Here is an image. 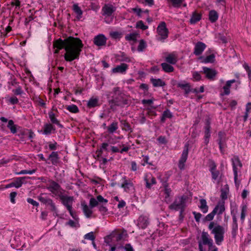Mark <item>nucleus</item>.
I'll return each instance as SVG.
<instances>
[{
	"instance_id": "obj_1",
	"label": "nucleus",
	"mask_w": 251,
	"mask_h": 251,
	"mask_svg": "<svg viewBox=\"0 0 251 251\" xmlns=\"http://www.w3.org/2000/svg\"><path fill=\"white\" fill-rule=\"evenodd\" d=\"M53 46L56 48L54 51L55 54L58 53L60 50L65 49L66 52L64 54V58L70 62L78 58L83 45L79 38L70 36L64 40L58 39L54 41Z\"/></svg>"
},
{
	"instance_id": "obj_2",
	"label": "nucleus",
	"mask_w": 251,
	"mask_h": 251,
	"mask_svg": "<svg viewBox=\"0 0 251 251\" xmlns=\"http://www.w3.org/2000/svg\"><path fill=\"white\" fill-rule=\"evenodd\" d=\"M113 96L109 101L110 109H116L117 106L123 107L125 105L129 104L128 97L123 93L118 87H114L112 90Z\"/></svg>"
},
{
	"instance_id": "obj_3",
	"label": "nucleus",
	"mask_w": 251,
	"mask_h": 251,
	"mask_svg": "<svg viewBox=\"0 0 251 251\" xmlns=\"http://www.w3.org/2000/svg\"><path fill=\"white\" fill-rule=\"evenodd\" d=\"M187 199V197L185 196L176 198L174 202L169 205V208L176 211L185 210Z\"/></svg>"
},
{
	"instance_id": "obj_4",
	"label": "nucleus",
	"mask_w": 251,
	"mask_h": 251,
	"mask_svg": "<svg viewBox=\"0 0 251 251\" xmlns=\"http://www.w3.org/2000/svg\"><path fill=\"white\" fill-rule=\"evenodd\" d=\"M211 233L214 235L216 243L220 245L224 240V228L221 226L216 225L211 231Z\"/></svg>"
},
{
	"instance_id": "obj_5",
	"label": "nucleus",
	"mask_w": 251,
	"mask_h": 251,
	"mask_svg": "<svg viewBox=\"0 0 251 251\" xmlns=\"http://www.w3.org/2000/svg\"><path fill=\"white\" fill-rule=\"evenodd\" d=\"M189 146V145L188 143H186L185 145L181 157L179 160L178 168L180 170H183L184 168L185 163L188 157Z\"/></svg>"
},
{
	"instance_id": "obj_6",
	"label": "nucleus",
	"mask_w": 251,
	"mask_h": 251,
	"mask_svg": "<svg viewBox=\"0 0 251 251\" xmlns=\"http://www.w3.org/2000/svg\"><path fill=\"white\" fill-rule=\"evenodd\" d=\"M157 31L158 34L161 36L159 39V40H164L168 37V30L164 22H162L159 25L157 28Z\"/></svg>"
},
{
	"instance_id": "obj_7",
	"label": "nucleus",
	"mask_w": 251,
	"mask_h": 251,
	"mask_svg": "<svg viewBox=\"0 0 251 251\" xmlns=\"http://www.w3.org/2000/svg\"><path fill=\"white\" fill-rule=\"evenodd\" d=\"M237 212L236 209L235 211L234 209L231 210V215L232 217V231H231V235L232 237L233 238H235L237 235V231L238 230V224H237V220L236 216V214Z\"/></svg>"
},
{
	"instance_id": "obj_8",
	"label": "nucleus",
	"mask_w": 251,
	"mask_h": 251,
	"mask_svg": "<svg viewBox=\"0 0 251 251\" xmlns=\"http://www.w3.org/2000/svg\"><path fill=\"white\" fill-rule=\"evenodd\" d=\"M29 133L28 138L29 139L32 138L34 134L33 132H29L28 130H25L22 128V127L19 126L18 127L17 126V135L20 137V140L22 141H24L25 137Z\"/></svg>"
},
{
	"instance_id": "obj_9",
	"label": "nucleus",
	"mask_w": 251,
	"mask_h": 251,
	"mask_svg": "<svg viewBox=\"0 0 251 251\" xmlns=\"http://www.w3.org/2000/svg\"><path fill=\"white\" fill-rule=\"evenodd\" d=\"M60 199L62 201V204L67 208L68 210L73 209V197L61 195L60 196Z\"/></svg>"
},
{
	"instance_id": "obj_10",
	"label": "nucleus",
	"mask_w": 251,
	"mask_h": 251,
	"mask_svg": "<svg viewBox=\"0 0 251 251\" xmlns=\"http://www.w3.org/2000/svg\"><path fill=\"white\" fill-rule=\"evenodd\" d=\"M49 181L50 183L47 186V189L55 195H58L61 188L60 186L54 181L50 180Z\"/></svg>"
},
{
	"instance_id": "obj_11",
	"label": "nucleus",
	"mask_w": 251,
	"mask_h": 251,
	"mask_svg": "<svg viewBox=\"0 0 251 251\" xmlns=\"http://www.w3.org/2000/svg\"><path fill=\"white\" fill-rule=\"evenodd\" d=\"M205 48L206 45L204 43L198 42L195 46L194 53L196 55H200L202 53Z\"/></svg>"
},
{
	"instance_id": "obj_12",
	"label": "nucleus",
	"mask_w": 251,
	"mask_h": 251,
	"mask_svg": "<svg viewBox=\"0 0 251 251\" xmlns=\"http://www.w3.org/2000/svg\"><path fill=\"white\" fill-rule=\"evenodd\" d=\"M106 38L102 34H100L94 38V43L97 46H105L106 44Z\"/></svg>"
},
{
	"instance_id": "obj_13",
	"label": "nucleus",
	"mask_w": 251,
	"mask_h": 251,
	"mask_svg": "<svg viewBox=\"0 0 251 251\" xmlns=\"http://www.w3.org/2000/svg\"><path fill=\"white\" fill-rule=\"evenodd\" d=\"M149 224V219L147 216H140L138 220L137 226L139 228L145 229Z\"/></svg>"
},
{
	"instance_id": "obj_14",
	"label": "nucleus",
	"mask_w": 251,
	"mask_h": 251,
	"mask_svg": "<svg viewBox=\"0 0 251 251\" xmlns=\"http://www.w3.org/2000/svg\"><path fill=\"white\" fill-rule=\"evenodd\" d=\"M116 10L115 8L112 5L105 4L102 9L103 15L110 16Z\"/></svg>"
},
{
	"instance_id": "obj_15",
	"label": "nucleus",
	"mask_w": 251,
	"mask_h": 251,
	"mask_svg": "<svg viewBox=\"0 0 251 251\" xmlns=\"http://www.w3.org/2000/svg\"><path fill=\"white\" fill-rule=\"evenodd\" d=\"M233 173H235V171L238 173V167L241 168L242 164L240 161L239 157L237 156H234L231 159Z\"/></svg>"
},
{
	"instance_id": "obj_16",
	"label": "nucleus",
	"mask_w": 251,
	"mask_h": 251,
	"mask_svg": "<svg viewBox=\"0 0 251 251\" xmlns=\"http://www.w3.org/2000/svg\"><path fill=\"white\" fill-rule=\"evenodd\" d=\"M203 73L205 74L206 76L209 79H212L217 75V72L212 69L204 67L202 68Z\"/></svg>"
},
{
	"instance_id": "obj_17",
	"label": "nucleus",
	"mask_w": 251,
	"mask_h": 251,
	"mask_svg": "<svg viewBox=\"0 0 251 251\" xmlns=\"http://www.w3.org/2000/svg\"><path fill=\"white\" fill-rule=\"evenodd\" d=\"M123 183L121 185V187L124 188V190L128 192L130 191L131 188L133 187V183L129 180H126V177H123Z\"/></svg>"
},
{
	"instance_id": "obj_18",
	"label": "nucleus",
	"mask_w": 251,
	"mask_h": 251,
	"mask_svg": "<svg viewBox=\"0 0 251 251\" xmlns=\"http://www.w3.org/2000/svg\"><path fill=\"white\" fill-rule=\"evenodd\" d=\"M202 242L204 245H208L210 247L212 246L213 241L212 240L209 238L208 234L204 231L202 232L201 235Z\"/></svg>"
},
{
	"instance_id": "obj_19",
	"label": "nucleus",
	"mask_w": 251,
	"mask_h": 251,
	"mask_svg": "<svg viewBox=\"0 0 251 251\" xmlns=\"http://www.w3.org/2000/svg\"><path fill=\"white\" fill-rule=\"evenodd\" d=\"M128 68V65L125 63H122L120 65L117 66L113 68L112 72L113 73H125Z\"/></svg>"
},
{
	"instance_id": "obj_20",
	"label": "nucleus",
	"mask_w": 251,
	"mask_h": 251,
	"mask_svg": "<svg viewBox=\"0 0 251 251\" xmlns=\"http://www.w3.org/2000/svg\"><path fill=\"white\" fill-rule=\"evenodd\" d=\"M238 82L239 84H240V81H238L235 79H232L230 80H228L226 82V85L223 87V89L224 90V94L226 95H228L230 93L229 88L231 85V84Z\"/></svg>"
},
{
	"instance_id": "obj_21",
	"label": "nucleus",
	"mask_w": 251,
	"mask_h": 251,
	"mask_svg": "<svg viewBox=\"0 0 251 251\" xmlns=\"http://www.w3.org/2000/svg\"><path fill=\"white\" fill-rule=\"evenodd\" d=\"M49 159L50 160L53 165H57L59 162V157L57 152L52 151L49 156Z\"/></svg>"
},
{
	"instance_id": "obj_22",
	"label": "nucleus",
	"mask_w": 251,
	"mask_h": 251,
	"mask_svg": "<svg viewBox=\"0 0 251 251\" xmlns=\"http://www.w3.org/2000/svg\"><path fill=\"white\" fill-rule=\"evenodd\" d=\"M83 211L87 218H90L92 214V210L91 207H89L85 203H81Z\"/></svg>"
},
{
	"instance_id": "obj_23",
	"label": "nucleus",
	"mask_w": 251,
	"mask_h": 251,
	"mask_svg": "<svg viewBox=\"0 0 251 251\" xmlns=\"http://www.w3.org/2000/svg\"><path fill=\"white\" fill-rule=\"evenodd\" d=\"M201 18V14L197 13L196 11H194L192 13L191 18L190 19V22L191 24H195L200 21Z\"/></svg>"
},
{
	"instance_id": "obj_24",
	"label": "nucleus",
	"mask_w": 251,
	"mask_h": 251,
	"mask_svg": "<svg viewBox=\"0 0 251 251\" xmlns=\"http://www.w3.org/2000/svg\"><path fill=\"white\" fill-rule=\"evenodd\" d=\"M215 56L214 54H211L206 57L203 56H201L199 57V59L201 60L202 63H213L215 61Z\"/></svg>"
},
{
	"instance_id": "obj_25",
	"label": "nucleus",
	"mask_w": 251,
	"mask_h": 251,
	"mask_svg": "<svg viewBox=\"0 0 251 251\" xmlns=\"http://www.w3.org/2000/svg\"><path fill=\"white\" fill-rule=\"evenodd\" d=\"M213 210H215L216 214L221 215L225 210V202H219L218 204L215 207Z\"/></svg>"
},
{
	"instance_id": "obj_26",
	"label": "nucleus",
	"mask_w": 251,
	"mask_h": 251,
	"mask_svg": "<svg viewBox=\"0 0 251 251\" xmlns=\"http://www.w3.org/2000/svg\"><path fill=\"white\" fill-rule=\"evenodd\" d=\"M200 205L199 206V208L204 213H206L208 210V206L207 205L206 201L205 199H202L200 200Z\"/></svg>"
},
{
	"instance_id": "obj_27",
	"label": "nucleus",
	"mask_w": 251,
	"mask_h": 251,
	"mask_svg": "<svg viewBox=\"0 0 251 251\" xmlns=\"http://www.w3.org/2000/svg\"><path fill=\"white\" fill-rule=\"evenodd\" d=\"M167 62L171 64H175L177 61V57L174 54H169L165 59Z\"/></svg>"
},
{
	"instance_id": "obj_28",
	"label": "nucleus",
	"mask_w": 251,
	"mask_h": 251,
	"mask_svg": "<svg viewBox=\"0 0 251 251\" xmlns=\"http://www.w3.org/2000/svg\"><path fill=\"white\" fill-rule=\"evenodd\" d=\"M177 86L178 87L181 88L183 90H184L185 91V94L186 95H187L191 91L190 86L189 84L188 83H179L177 84Z\"/></svg>"
},
{
	"instance_id": "obj_29",
	"label": "nucleus",
	"mask_w": 251,
	"mask_h": 251,
	"mask_svg": "<svg viewBox=\"0 0 251 251\" xmlns=\"http://www.w3.org/2000/svg\"><path fill=\"white\" fill-rule=\"evenodd\" d=\"M218 18V14L217 12L214 10L210 11L209 13V19L212 23L215 22Z\"/></svg>"
},
{
	"instance_id": "obj_30",
	"label": "nucleus",
	"mask_w": 251,
	"mask_h": 251,
	"mask_svg": "<svg viewBox=\"0 0 251 251\" xmlns=\"http://www.w3.org/2000/svg\"><path fill=\"white\" fill-rule=\"evenodd\" d=\"M151 81L154 87L163 86L165 85V83L159 78L155 79L151 78Z\"/></svg>"
},
{
	"instance_id": "obj_31",
	"label": "nucleus",
	"mask_w": 251,
	"mask_h": 251,
	"mask_svg": "<svg viewBox=\"0 0 251 251\" xmlns=\"http://www.w3.org/2000/svg\"><path fill=\"white\" fill-rule=\"evenodd\" d=\"M99 100L97 98H92L87 102V106L92 108L98 106Z\"/></svg>"
},
{
	"instance_id": "obj_32",
	"label": "nucleus",
	"mask_w": 251,
	"mask_h": 251,
	"mask_svg": "<svg viewBox=\"0 0 251 251\" xmlns=\"http://www.w3.org/2000/svg\"><path fill=\"white\" fill-rule=\"evenodd\" d=\"M108 144L107 143H103L99 150L97 151V155L100 157L102 155L103 151H108Z\"/></svg>"
},
{
	"instance_id": "obj_33",
	"label": "nucleus",
	"mask_w": 251,
	"mask_h": 251,
	"mask_svg": "<svg viewBox=\"0 0 251 251\" xmlns=\"http://www.w3.org/2000/svg\"><path fill=\"white\" fill-rule=\"evenodd\" d=\"M216 165H215V163H213L212 164V167L210 168V171L212 174V178L216 180L219 175V172L218 171H217L216 170Z\"/></svg>"
},
{
	"instance_id": "obj_34",
	"label": "nucleus",
	"mask_w": 251,
	"mask_h": 251,
	"mask_svg": "<svg viewBox=\"0 0 251 251\" xmlns=\"http://www.w3.org/2000/svg\"><path fill=\"white\" fill-rule=\"evenodd\" d=\"M55 130V128L50 124H47L44 126V134L46 135L50 134L52 130Z\"/></svg>"
},
{
	"instance_id": "obj_35",
	"label": "nucleus",
	"mask_w": 251,
	"mask_h": 251,
	"mask_svg": "<svg viewBox=\"0 0 251 251\" xmlns=\"http://www.w3.org/2000/svg\"><path fill=\"white\" fill-rule=\"evenodd\" d=\"M49 116L52 123L57 125L60 127H63L62 125L59 123L58 120L55 117V114L52 112H50L49 113Z\"/></svg>"
},
{
	"instance_id": "obj_36",
	"label": "nucleus",
	"mask_w": 251,
	"mask_h": 251,
	"mask_svg": "<svg viewBox=\"0 0 251 251\" xmlns=\"http://www.w3.org/2000/svg\"><path fill=\"white\" fill-rule=\"evenodd\" d=\"M172 117V113L169 109H167L163 112L161 118V121L162 123H164L166 118H171Z\"/></svg>"
},
{
	"instance_id": "obj_37",
	"label": "nucleus",
	"mask_w": 251,
	"mask_h": 251,
	"mask_svg": "<svg viewBox=\"0 0 251 251\" xmlns=\"http://www.w3.org/2000/svg\"><path fill=\"white\" fill-rule=\"evenodd\" d=\"M47 205L50 206V210L54 212V215H58L57 208L55 205V204L53 202L52 200L50 199L48 200V203H47Z\"/></svg>"
},
{
	"instance_id": "obj_38",
	"label": "nucleus",
	"mask_w": 251,
	"mask_h": 251,
	"mask_svg": "<svg viewBox=\"0 0 251 251\" xmlns=\"http://www.w3.org/2000/svg\"><path fill=\"white\" fill-rule=\"evenodd\" d=\"M73 10L77 14V18L80 19L82 17V11L80 8L78 6L77 4H75L73 5Z\"/></svg>"
},
{
	"instance_id": "obj_39",
	"label": "nucleus",
	"mask_w": 251,
	"mask_h": 251,
	"mask_svg": "<svg viewBox=\"0 0 251 251\" xmlns=\"http://www.w3.org/2000/svg\"><path fill=\"white\" fill-rule=\"evenodd\" d=\"M229 192V188L227 185H226L225 187L221 189V198L222 200H225L227 198V194Z\"/></svg>"
},
{
	"instance_id": "obj_40",
	"label": "nucleus",
	"mask_w": 251,
	"mask_h": 251,
	"mask_svg": "<svg viewBox=\"0 0 251 251\" xmlns=\"http://www.w3.org/2000/svg\"><path fill=\"white\" fill-rule=\"evenodd\" d=\"M161 66L163 70L167 73H170L174 71V67L166 63H163L161 64Z\"/></svg>"
},
{
	"instance_id": "obj_41",
	"label": "nucleus",
	"mask_w": 251,
	"mask_h": 251,
	"mask_svg": "<svg viewBox=\"0 0 251 251\" xmlns=\"http://www.w3.org/2000/svg\"><path fill=\"white\" fill-rule=\"evenodd\" d=\"M118 123L117 122L112 123L107 127V130L109 133H112L118 129Z\"/></svg>"
},
{
	"instance_id": "obj_42",
	"label": "nucleus",
	"mask_w": 251,
	"mask_h": 251,
	"mask_svg": "<svg viewBox=\"0 0 251 251\" xmlns=\"http://www.w3.org/2000/svg\"><path fill=\"white\" fill-rule=\"evenodd\" d=\"M138 36V34L136 33H133L127 34L125 38L127 41H136L137 37Z\"/></svg>"
},
{
	"instance_id": "obj_43",
	"label": "nucleus",
	"mask_w": 251,
	"mask_h": 251,
	"mask_svg": "<svg viewBox=\"0 0 251 251\" xmlns=\"http://www.w3.org/2000/svg\"><path fill=\"white\" fill-rule=\"evenodd\" d=\"M144 180L146 181V186L148 189H150L151 188L152 184H155L156 183L155 178L153 177H151V183L149 182L147 177H145Z\"/></svg>"
},
{
	"instance_id": "obj_44",
	"label": "nucleus",
	"mask_w": 251,
	"mask_h": 251,
	"mask_svg": "<svg viewBox=\"0 0 251 251\" xmlns=\"http://www.w3.org/2000/svg\"><path fill=\"white\" fill-rule=\"evenodd\" d=\"M168 2L172 3L174 7H179L183 1V0H167Z\"/></svg>"
},
{
	"instance_id": "obj_45",
	"label": "nucleus",
	"mask_w": 251,
	"mask_h": 251,
	"mask_svg": "<svg viewBox=\"0 0 251 251\" xmlns=\"http://www.w3.org/2000/svg\"><path fill=\"white\" fill-rule=\"evenodd\" d=\"M118 250L124 249L125 251H134L132 247L129 244H126V245L123 246H119L117 248Z\"/></svg>"
},
{
	"instance_id": "obj_46",
	"label": "nucleus",
	"mask_w": 251,
	"mask_h": 251,
	"mask_svg": "<svg viewBox=\"0 0 251 251\" xmlns=\"http://www.w3.org/2000/svg\"><path fill=\"white\" fill-rule=\"evenodd\" d=\"M226 140V135L224 132L221 131L218 133V144L224 143Z\"/></svg>"
},
{
	"instance_id": "obj_47",
	"label": "nucleus",
	"mask_w": 251,
	"mask_h": 251,
	"mask_svg": "<svg viewBox=\"0 0 251 251\" xmlns=\"http://www.w3.org/2000/svg\"><path fill=\"white\" fill-rule=\"evenodd\" d=\"M247 207L246 205H243L242 207L241 213L240 216V219L241 222L243 223L244 221L247 212Z\"/></svg>"
},
{
	"instance_id": "obj_48",
	"label": "nucleus",
	"mask_w": 251,
	"mask_h": 251,
	"mask_svg": "<svg viewBox=\"0 0 251 251\" xmlns=\"http://www.w3.org/2000/svg\"><path fill=\"white\" fill-rule=\"evenodd\" d=\"M67 109L69 110L70 112L74 113H76L78 112L79 111L77 106L75 104L67 106Z\"/></svg>"
},
{
	"instance_id": "obj_49",
	"label": "nucleus",
	"mask_w": 251,
	"mask_h": 251,
	"mask_svg": "<svg viewBox=\"0 0 251 251\" xmlns=\"http://www.w3.org/2000/svg\"><path fill=\"white\" fill-rule=\"evenodd\" d=\"M7 127L10 129L12 133H16V127L13 121L10 120L8 121Z\"/></svg>"
},
{
	"instance_id": "obj_50",
	"label": "nucleus",
	"mask_w": 251,
	"mask_h": 251,
	"mask_svg": "<svg viewBox=\"0 0 251 251\" xmlns=\"http://www.w3.org/2000/svg\"><path fill=\"white\" fill-rule=\"evenodd\" d=\"M136 27L142 30H146L148 28V26L145 25L142 21H139L136 23Z\"/></svg>"
},
{
	"instance_id": "obj_51",
	"label": "nucleus",
	"mask_w": 251,
	"mask_h": 251,
	"mask_svg": "<svg viewBox=\"0 0 251 251\" xmlns=\"http://www.w3.org/2000/svg\"><path fill=\"white\" fill-rule=\"evenodd\" d=\"M146 42L143 40H140L138 47V50L139 51H142L146 48Z\"/></svg>"
},
{
	"instance_id": "obj_52",
	"label": "nucleus",
	"mask_w": 251,
	"mask_h": 251,
	"mask_svg": "<svg viewBox=\"0 0 251 251\" xmlns=\"http://www.w3.org/2000/svg\"><path fill=\"white\" fill-rule=\"evenodd\" d=\"M25 177H17V188L21 187L23 183L25 182Z\"/></svg>"
},
{
	"instance_id": "obj_53",
	"label": "nucleus",
	"mask_w": 251,
	"mask_h": 251,
	"mask_svg": "<svg viewBox=\"0 0 251 251\" xmlns=\"http://www.w3.org/2000/svg\"><path fill=\"white\" fill-rule=\"evenodd\" d=\"M84 237L85 239L90 240L92 241H94L95 239V237L94 235V233L92 231L85 234Z\"/></svg>"
},
{
	"instance_id": "obj_54",
	"label": "nucleus",
	"mask_w": 251,
	"mask_h": 251,
	"mask_svg": "<svg viewBox=\"0 0 251 251\" xmlns=\"http://www.w3.org/2000/svg\"><path fill=\"white\" fill-rule=\"evenodd\" d=\"M216 214V212L215 210H213V211L209 214H208L205 218V220L206 221H211L213 219L215 215Z\"/></svg>"
},
{
	"instance_id": "obj_55",
	"label": "nucleus",
	"mask_w": 251,
	"mask_h": 251,
	"mask_svg": "<svg viewBox=\"0 0 251 251\" xmlns=\"http://www.w3.org/2000/svg\"><path fill=\"white\" fill-rule=\"evenodd\" d=\"M110 36L114 39L120 38L122 37V33L118 31H113L110 33Z\"/></svg>"
},
{
	"instance_id": "obj_56",
	"label": "nucleus",
	"mask_w": 251,
	"mask_h": 251,
	"mask_svg": "<svg viewBox=\"0 0 251 251\" xmlns=\"http://www.w3.org/2000/svg\"><path fill=\"white\" fill-rule=\"evenodd\" d=\"M90 206L91 208H93L98 205V202L97 201V199H96L94 198H92L90 200Z\"/></svg>"
},
{
	"instance_id": "obj_57",
	"label": "nucleus",
	"mask_w": 251,
	"mask_h": 251,
	"mask_svg": "<svg viewBox=\"0 0 251 251\" xmlns=\"http://www.w3.org/2000/svg\"><path fill=\"white\" fill-rule=\"evenodd\" d=\"M243 67L246 70L248 73V75L249 79L251 81V70L250 69V67L247 63H244L243 64Z\"/></svg>"
},
{
	"instance_id": "obj_58",
	"label": "nucleus",
	"mask_w": 251,
	"mask_h": 251,
	"mask_svg": "<svg viewBox=\"0 0 251 251\" xmlns=\"http://www.w3.org/2000/svg\"><path fill=\"white\" fill-rule=\"evenodd\" d=\"M126 231H125L123 232L122 233H118L115 236V239H116V241H120V240H121L122 239H123L124 238V236H126Z\"/></svg>"
},
{
	"instance_id": "obj_59",
	"label": "nucleus",
	"mask_w": 251,
	"mask_h": 251,
	"mask_svg": "<svg viewBox=\"0 0 251 251\" xmlns=\"http://www.w3.org/2000/svg\"><path fill=\"white\" fill-rule=\"evenodd\" d=\"M238 174L235 171V173H234V182L237 189L239 188V187L240 184V180H238Z\"/></svg>"
},
{
	"instance_id": "obj_60",
	"label": "nucleus",
	"mask_w": 251,
	"mask_h": 251,
	"mask_svg": "<svg viewBox=\"0 0 251 251\" xmlns=\"http://www.w3.org/2000/svg\"><path fill=\"white\" fill-rule=\"evenodd\" d=\"M35 171H36V170L35 169H33L31 170H28V171L25 170L21 171L20 172L17 173V174H18V175H21V174L31 175V174H34L35 172Z\"/></svg>"
},
{
	"instance_id": "obj_61",
	"label": "nucleus",
	"mask_w": 251,
	"mask_h": 251,
	"mask_svg": "<svg viewBox=\"0 0 251 251\" xmlns=\"http://www.w3.org/2000/svg\"><path fill=\"white\" fill-rule=\"evenodd\" d=\"M98 202L106 203L108 201L106 199H104L101 195H99L97 197Z\"/></svg>"
},
{
	"instance_id": "obj_62",
	"label": "nucleus",
	"mask_w": 251,
	"mask_h": 251,
	"mask_svg": "<svg viewBox=\"0 0 251 251\" xmlns=\"http://www.w3.org/2000/svg\"><path fill=\"white\" fill-rule=\"evenodd\" d=\"M193 214L194 215L196 221L197 222H199L200 219L201 217V214L200 213H197L195 211L193 212Z\"/></svg>"
},
{
	"instance_id": "obj_63",
	"label": "nucleus",
	"mask_w": 251,
	"mask_h": 251,
	"mask_svg": "<svg viewBox=\"0 0 251 251\" xmlns=\"http://www.w3.org/2000/svg\"><path fill=\"white\" fill-rule=\"evenodd\" d=\"M193 77L194 79L196 81H199L201 79V76L200 74L198 72H195L193 74Z\"/></svg>"
},
{
	"instance_id": "obj_64",
	"label": "nucleus",
	"mask_w": 251,
	"mask_h": 251,
	"mask_svg": "<svg viewBox=\"0 0 251 251\" xmlns=\"http://www.w3.org/2000/svg\"><path fill=\"white\" fill-rule=\"evenodd\" d=\"M38 200L41 201L42 202V203L45 204H47V203H48V200H50V199H48V198H44V197H43L42 196H39L38 197Z\"/></svg>"
}]
</instances>
